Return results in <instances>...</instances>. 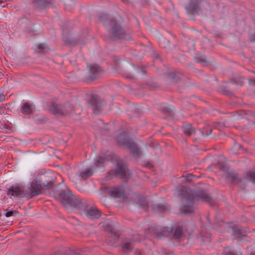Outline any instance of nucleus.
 <instances>
[{
    "label": "nucleus",
    "instance_id": "b1692460",
    "mask_svg": "<svg viewBox=\"0 0 255 255\" xmlns=\"http://www.w3.org/2000/svg\"><path fill=\"white\" fill-rule=\"evenodd\" d=\"M225 253L227 255H235L233 253L230 252L229 251V248H227L226 249H225Z\"/></svg>",
    "mask_w": 255,
    "mask_h": 255
},
{
    "label": "nucleus",
    "instance_id": "cd10ccee",
    "mask_svg": "<svg viewBox=\"0 0 255 255\" xmlns=\"http://www.w3.org/2000/svg\"><path fill=\"white\" fill-rule=\"evenodd\" d=\"M191 211H192V210H191V209H189V210H182V212L184 213H188L191 212Z\"/></svg>",
    "mask_w": 255,
    "mask_h": 255
},
{
    "label": "nucleus",
    "instance_id": "9d476101",
    "mask_svg": "<svg viewBox=\"0 0 255 255\" xmlns=\"http://www.w3.org/2000/svg\"><path fill=\"white\" fill-rule=\"evenodd\" d=\"M111 173H114L116 176L125 175L126 174V169L120 164H117L115 171H111Z\"/></svg>",
    "mask_w": 255,
    "mask_h": 255
},
{
    "label": "nucleus",
    "instance_id": "a878e982",
    "mask_svg": "<svg viewBox=\"0 0 255 255\" xmlns=\"http://www.w3.org/2000/svg\"><path fill=\"white\" fill-rule=\"evenodd\" d=\"M203 201H209V199H210V197L209 196H208V195H206L205 196V197H203V198H202L201 199Z\"/></svg>",
    "mask_w": 255,
    "mask_h": 255
},
{
    "label": "nucleus",
    "instance_id": "f8f14e48",
    "mask_svg": "<svg viewBox=\"0 0 255 255\" xmlns=\"http://www.w3.org/2000/svg\"><path fill=\"white\" fill-rule=\"evenodd\" d=\"M110 193L111 195L114 197H120L123 194V190L121 188L115 187L111 189Z\"/></svg>",
    "mask_w": 255,
    "mask_h": 255
},
{
    "label": "nucleus",
    "instance_id": "c9c22d12",
    "mask_svg": "<svg viewBox=\"0 0 255 255\" xmlns=\"http://www.w3.org/2000/svg\"><path fill=\"white\" fill-rule=\"evenodd\" d=\"M137 207H138V208H140V205H139V204H137Z\"/></svg>",
    "mask_w": 255,
    "mask_h": 255
},
{
    "label": "nucleus",
    "instance_id": "423d86ee",
    "mask_svg": "<svg viewBox=\"0 0 255 255\" xmlns=\"http://www.w3.org/2000/svg\"><path fill=\"white\" fill-rule=\"evenodd\" d=\"M108 30L117 38H121L123 37V32L120 26L117 25L114 20L110 21L109 25H107Z\"/></svg>",
    "mask_w": 255,
    "mask_h": 255
},
{
    "label": "nucleus",
    "instance_id": "c85d7f7f",
    "mask_svg": "<svg viewBox=\"0 0 255 255\" xmlns=\"http://www.w3.org/2000/svg\"><path fill=\"white\" fill-rule=\"evenodd\" d=\"M39 48L40 49H44L45 48V45L43 44H40L39 46Z\"/></svg>",
    "mask_w": 255,
    "mask_h": 255
},
{
    "label": "nucleus",
    "instance_id": "a211bd4d",
    "mask_svg": "<svg viewBox=\"0 0 255 255\" xmlns=\"http://www.w3.org/2000/svg\"><path fill=\"white\" fill-rule=\"evenodd\" d=\"M182 235V232L181 229L178 227L177 228L175 229V232H174V236L177 238H179L181 237Z\"/></svg>",
    "mask_w": 255,
    "mask_h": 255
},
{
    "label": "nucleus",
    "instance_id": "6ab92c4d",
    "mask_svg": "<svg viewBox=\"0 0 255 255\" xmlns=\"http://www.w3.org/2000/svg\"><path fill=\"white\" fill-rule=\"evenodd\" d=\"M100 20L105 24H106V21H109L108 16L105 14H103L100 16Z\"/></svg>",
    "mask_w": 255,
    "mask_h": 255
},
{
    "label": "nucleus",
    "instance_id": "f704fd0d",
    "mask_svg": "<svg viewBox=\"0 0 255 255\" xmlns=\"http://www.w3.org/2000/svg\"><path fill=\"white\" fill-rule=\"evenodd\" d=\"M114 238L117 239L118 238V237L117 235H114Z\"/></svg>",
    "mask_w": 255,
    "mask_h": 255
},
{
    "label": "nucleus",
    "instance_id": "393cba45",
    "mask_svg": "<svg viewBox=\"0 0 255 255\" xmlns=\"http://www.w3.org/2000/svg\"><path fill=\"white\" fill-rule=\"evenodd\" d=\"M6 1H7V0H0V6L2 7H5L6 5H5V4L2 5V3H4Z\"/></svg>",
    "mask_w": 255,
    "mask_h": 255
},
{
    "label": "nucleus",
    "instance_id": "0eeeda50",
    "mask_svg": "<svg viewBox=\"0 0 255 255\" xmlns=\"http://www.w3.org/2000/svg\"><path fill=\"white\" fill-rule=\"evenodd\" d=\"M41 182L37 181L35 179L31 182L30 186L28 187L29 194L32 196L38 195L41 192Z\"/></svg>",
    "mask_w": 255,
    "mask_h": 255
},
{
    "label": "nucleus",
    "instance_id": "f3484780",
    "mask_svg": "<svg viewBox=\"0 0 255 255\" xmlns=\"http://www.w3.org/2000/svg\"><path fill=\"white\" fill-rule=\"evenodd\" d=\"M35 3L37 4L39 10H41V5L42 7L44 8H45L46 6V2L45 0H40L39 4L38 2H35Z\"/></svg>",
    "mask_w": 255,
    "mask_h": 255
},
{
    "label": "nucleus",
    "instance_id": "473e14b6",
    "mask_svg": "<svg viewBox=\"0 0 255 255\" xmlns=\"http://www.w3.org/2000/svg\"><path fill=\"white\" fill-rule=\"evenodd\" d=\"M116 243V240H114L113 242H111V244H112V245H114V244H115Z\"/></svg>",
    "mask_w": 255,
    "mask_h": 255
},
{
    "label": "nucleus",
    "instance_id": "39448f33",
    "mask_svg": "<svg viewBox=\"0 0 255 255\" xmlns=\"http://www.w3.org/2000/svg\"><path fill=\"white\" fill-rule=\"evenodd\" d=\"M81 214L82 216L91 219H97L100 216V213L97 208L94 206L89 207L86 206L83 208Z\"/></svg>",
    "mask_w": 255,
    "mask_h": 255
},
{
    "label": "nucleus",
    "instance_id": "ddd939ff",
    "mask_svg": "<svg viewBox=\"0 0 255 255\" xmlns=\"http://www.w3.org/2000/svg\"><path fill=\"white\" fill-rule=\"evenodd\" d=\"M32 111V105L26 103L23 104L21 107V112L24 114H29Z\"/></svg>",
    "mask_w": 255,
    "mask_h": 255
},
{
    "label": "nucleus",
    "instance_id": "20e7f679",
    "mask_svg": "<svg viewBox=\"0 0 255 255\" xmlns=\"http://www.w3.org/2000/svg\"><path fill=\"white\" fill-rule=\"evenodd\" d=\"M51 108V111L53 113L63 115H70L74 111L73 106L69 103L57 106L53 105Z\"/></svg>",
    "mask_w": 255,
    "mask_h": 255
},
{
    "label": "nucleus",
    "instance_id": "aec40b11",
    "mask_svg": "<svg viewBox=\"0 0 255 255\" xmlns=\"http://www.w3.org/2000/svg\"><path fill=\"white\" fill-rule=\"evenodd\" d=\"M5 99V96L4 94L3 90L0 89V102L4 101Z\"/></svg>",
    "mask_w": 255,
    "mask_h": 255
},
{
    "label": "nucleus",
    "instance_id": "dca6fc26",
    "mask_svg": "<svg viewBox=\"0 0 255 255\" xmlns=\"http://www.w3.org/2000/svg\"><path fill=\"white\" fill-rule=\"evenodd\" d=\"M25 187H22V188L21 189L20 188L19 185H17V197L18 195H20L21 196H23L25 195Z\"/></svg>",
    "mask_w": 255,
    "mask_h": 255
},
{
    "label": "nucleus",
    "instance_id": "5701e85b",
    "mask_svg": "<svg viewBox=\"0 0 255 255\" xmlns=\"http://www.w3.org/2000/svg\"><path fill=\"white\" fill-rule=\"evenodd\" d=\"M249 176L251 179L255 178V172H252L249 173Z\"/></svg>",
    "mask_w": 255,
    "mask_h": 255
},
{
    "label": "nucleus",
    "instance_id": "f03ea898",
    "mask_svg": "<svg viewBox=\"0 0 255 255\" xmlns=\"http://www.w3.org/2000/svg\"><path fill=\"white\" fill-rule=\"evenodd\" d=\"M106 161V159L99 157L95 159L94 165L89 168L79 170L78 172L75 175H72L70 176V179L74 183L77 184L81 180L85 179L92 175L94 173V169L96 167L100 168L99 171H103Z\"/></svg>",
    "mask_w": 255,
    "mask_h": 255
},
{
    "label": "nucleus",
    "instance_id": "4468645a",
    "mask_svg": "<svg viewBox=\"0 0 255 255\" xmlns=\"http://www.w3.org/2000/svg\"><path fill=\"white\" fill-rule=\"evenodd\" d=\"M88 67L89 69L92 77L94 76L95 75L97 74V73L99 71V66L97 64H94L93 66L88 65Z\"/></svg>",
    "mask_w": 255,
    "mask_h": 255
},
{
    "label": "nucleus",
    "instance_id": "7c9ffc66",
    "mask_svg": "<svg viewBox=\"0 0 255 255\" xmlns=\"http://www.w3.org/2000/svg\"><path fill=\"white\" fill-rule=\"evenodd\" d=\"M199 132L200 133V134H201V136H205V134H204V133L201 131V130H199Z\"/></svg>",
    "mask_w": 255,
    "mask_h": 255
},
{
    "label": "nucleus",
    "instance_id": "f257e3e1",
    "mask_svg": "<svg viewBox=\"0 0 255 255\" xmlns=\"http://www.w3.org/2000/svg\"><path fill=\"white\" fill-rule=\"evenodd\" d=\"M59 200L67 208H76L82 209L84 206L82 200L72 193L70 190L65 187L59 195Z\"/></svg>",
    "mask_w": 255,
    "mask_h": 255
},
{
    "label": "nucleus",
    "instance_id": "1a4fd4ad",
    "mask_svg": "<svg viewBox=\"0 0 255 255\" xmlns=\"http://www.w3.org/2000/svg\"><path fill=\"white\" fill-rule=\"evenodd\" d=\"M183 131L187 135H192L195 133V129L190 124L185 125L182 128Z\"/></svg>",
    "mask_w": 255,
    "mask_h": 255
},
{
    "label": "nucleus",
    "instance_id": "2f4dec72",
    "mask_svg": "<svg viewBox=\"0 0 255 255\" xmlns=\"http://www.w3.org/2000/svg\"><path fill=\"white\" fill-rule=\"evenodd\" d=\"M235 146L237 148H240L241 147V146H240V145H239V144H237V145H235Z\"/></svg>",
    "mask_w": 255,
    "mask_h": 255
},
{
    "label": "nucleus",
    "instance_id": "2eb2a0df",
    "mask_svg": "<svg viewBox=\"0 0 255 255\" xmlns=\"http://www.w3.org/2000/svg\"><path fill=\"white\" fill-rule=\"evenodd\" d=\"M133 240L131 239L125 240L122 243V247L124 250H130L131 247L130 244Z\"/></svg>",
    "mask_w": 255,
    "mask_h": 255
},
{
    "label": "nucleus",
    "instance_id": "4be33fe9",
    "mask_svg": "<svg viewBox=\"0 0 255 255\" xmlns=\"http://www.w3.org/2000/svg\"><path fill=\"white\" fill-rule=\"evenodd\" d=\"M229 178H231L232 180H235L237 178V175L235 173H230L229 175Z\"/></svg>",
    "mask_w": 255,
    "mask_h": 255
},
{
    "label": "nucleus",
    "instance_id": "bb28decb",
    "mask_svg": "<svg viewBox=\"0 0 255 255\" xmlns=\"http://www.w3.org/2000/svg\"><path fill=\"white\" fill-rule=\"evenodd\" d=\"M155 208L157 210H158L159 211H162L163 210V208L160 206H156V207H153L154 210H155Z\"/></svg>",
    "mask_w": 255,
    "mask_h": 255
},
{
    "label": "nucleus",
    "instance_id": "c756f323",
    "mask_svg": "<svg viewBox=\"0 0 255 255\" xmlns=\"http://www.w3.org/2000/svg\"><path fill=\"white\" fill-rule=\"evenodd\" d=\"M98 107H99V106H98V105H97L96 106V108H95V109H94L93 110L95 114H97V113H98V112H97V109L98 108Z\"/></svg>",
    "mask_w": 255,
    "mask_h": 255
},
{
    "label": "nucleus",
    "instance_id": "6e6552de",
    "mask_svg": "<svg viewBox=\"0 0 255 255\" xmlns=\"http://www.w3.org/2000/svg\"><path fill=\"white\" fill-rule=\"evenodd\" d=\"M6 189V194L7 196L11 198L13 196L14 198L16 197V186L13 185L7 184L5 186Z\"/></svg>",
    "mask_w": 255,
    "mask_h": 255
},
{
    "label": "nucleus",
    "instance_id": "9b49d317",
    "mask_svg": "<svg viewBox=\"0 0 255 255\" xmlns=\"http://www.w3.org/2000/svg\"><path fill=\"white\" fill-rule=\"evenodd\" d=\"M100 226L105 230L111 231L113 229L112 223L109 219H107L104 222L100 223Z\"/></svg>",
    "mask_w": 255,
    "mask_h": 255
},
{
    "label": "nucleus",
    "instance_id": "72a5a7b5",
    "mask_svg": "<svg viewBox=\"0 0 255 255\" xmlns=\"http://www.w3.org/2000/svg\"><path fill=\"white\" fill-rule=\"evenodd\" d=\"M146 207H147V205H146V204L145 203V205L144 206V209L145 210L146 209Z\"/></svg>",
    "mask_w": 255,
    "mask_h": 255
},
{
    "label": "nucleus",
    "instance_id": "7ed1b4c3",
    "mask_svg": "<svg viewBox=\"0 0 255 255\" xmlns=\"http://www.w3.org/2000/svg\"><path fill=\"white\" fill-rule=\"evenodd\" d=\"M117 141L120 145L125 146L129 149L134 157L140 156L144 151L143 149L139 148L137 144L133 142L131 139L127 138V134L125 132L118 137Z\"/></svg>",
    "mask_w": 255,
    "mask_h": 255
},
{
    "label": "nucleus",
    "instance_id": "412c9836",
    "mask_svg": "<svg viewBox=\"0 0 255 255\" xmlns=\"http://www.w3.org/2000/svg\"><path fill=\"white\" fill-rule=\"evenodd\" d=\"M16 213V211L15 210H14V211H8L5 213H4V215L6 217H10L11 216H12V215L13 214H15Z\"/></svg>",
    "mask_w": 255,
    "mask_h": 255
}]
</instances>
